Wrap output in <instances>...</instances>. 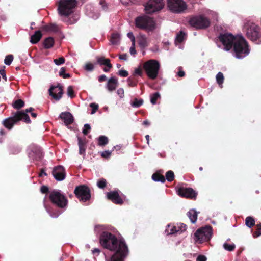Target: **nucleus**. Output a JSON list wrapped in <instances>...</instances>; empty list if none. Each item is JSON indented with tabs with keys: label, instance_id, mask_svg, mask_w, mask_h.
Returning <instances> with one entry per match:
<instances>
[{
	"label": "nucleus",
	"instance_id": "obj_37",
	"mask_svg": "<svg viewBox=\"0 0 261 261\" xmlns=\"http://www.w3.org/2000/svg\"><path fill=\"white\" fill-rule=\"evenodd\" d=\"M160 97V94L159 92H155L150 95V102L152 105H155L156 100Z\"/></svg>",
	"mask_w": 261,
	"mask_h": 261
},
{
	"label": "nucleus",
	"instance_id": "obj_52",
	"mask_svg": "<svg viewBox=\"0 0 261 261\" xmlns=\"http://www.w3.org/2000/svg\"><path fill=\"white\" fill-rule=\"evenodd\" d=\"M45 208L46 210V211L49 214L50 216L53 218H57L61 214L60 212H57L56 214H52L49 210L44 205Z\"/></svg>",
	"mask_w": 261,
	"mask_h": 261
},
{
	"label": "nucleus",
	"instance_id": "obj_39",
	"mask_svg": "<svg viewBox=\"0 0 261 261\" xmlns=\"http://www.w3.org/2000/svg\"><path fill=\"white\" fill-rule=\"evenodd\" d=\"M24 105V102L21 99H18L16 100L13 106L14 108L19 109L22 107H23Z\"/></svg>",
	"mask_w": 261,
	"mask_h": 261
},
{
	"label": "nucleus",
	"instance_id": "obj_6",
	"mask_svg": "<svg viewBox=\"0 0 261 261\" xmlns=\"http://www.w3.org/2000/svg\"><path fill=\"white\" fill-rule=\"evenodd\" d=\"M213 234L212 228L210 226H206L198 229L194 234V240L196 243H202L208 241Z\"/></svg>",
	"mask_w": 261,
	"mask_h": 261
},
{
	"label": "nucleus",
	"instance_id": "obj_19",
	"mask_svg": "<svg viewBox=\"0 0 261 261\" xmlns=\"http://www.w3.org/2000/svg\"><path fill=\"white\" fill-rule=\"evenodd\" d=\"M108 199L111 200L116 204H122L123 201L120 197L118 193L116 191H111L107 193Z\"/></svg>",
	"mask_w": 261,
	"mask_h": 261
},
{
	"label": "nucleus",
	"instance_id": "obj_12",
	"mask_svg": "<svg viewBox=\"0 0 261 261\" xmlns=\"http://www.w3.org/2000/svg\"><path fill=\"white\" fill-rule=\"evenodd\" d=\"M168 6L175 13H181L187 8V5L182 0H168Z\"/></svg>",
	"mask_w": 261,
	"mask_h": 261
},
{
	"label": "nucleus",
	"instance_id": "obj_47",
	"mask_svg": "<svg viewBox=\"0 0 261 261\" xmlns=\"http://www.w3.org/2000/svg\"><path fill=\"white\" fill-rule=\"evenodd\" d=\"M94 68V65L91 63H87L84 66V69L87 71H92Z\"/></svg>",
	"mask_w": 261,
	"mask_h": 261
},
{
	"label": "nucleus",
	"instance_id": "obj_46",
	"mask_svg": "<svg viewBox=\"0 0 261 261\" xmlns=\"http://www.w3.org/2000/svg\"><path fill=\"white\" fill-rule=\"evenodd\" d=\"M256 230L253 233L254 237H258L261 235V224L256 225Z\"/></svg>",
	"mask_w": 261,
	"mask_h": 261
},
{
	"label": "nucleus",
	"instance_id": "obj_20",
	"mask_svg": "<svg viewBox=\"0 0 261 261\" xmlns=\"http://www.w3.org/2000/svg\"><path fill=\"white\" fill-rule=\"evenodd\" d=\"M17 122L16 113L12 117L6 118L3 121V125L8 129H11Z\"/></svg>",
	"mask_w": 261,
	"mask_h": 261
},
{
	"label": "nucleus",
	"instance_id": "obj_22",
	"mask_svg": "<svg viewBox=\"0 0 261 261\" xmlns=\"http://www.w3.org/2000/svg\"><path fill=\"white\" fill-rule=\"evenodd\" d=\"M60 117L64 120L66 125L71 124L73 121V116L69 112H62L60 114Z\"/></svg>",
	"mask_w": 261,
	"mask_h": 261
},
{
	"label": "nucleus",
	"instance_id": "obj_62",
	"mask_svg": "<svg viewBox=\"0 0 261 261\" xmlns=\"http://www.w3.org/2000/svg\"><path fill=\"white\" fill-rule=\"evenodd\" d=\"M127 82H128V85L129 86H132V87H133V86H136V83L133 82L129 78L127 79Z\"/></svg>",
	"mask_w": 261,
	"mask_h": 261
},
{
	"label": "nucleus",
	"instance_id": "obj_49",
	"mask_svg": "<svg viewBox=\"0 0 261 261\" xmlns=\"http://www.w3.org/2000/svg\"><path fill=\"white\" fill-rule=\"evenodd\" d=\"M90 107L92 108L91 114H94L98 108V105L95 103H90Z\"/></svg>",
	"mask_w": 261,
	"mask_h": 261
},
{
	"label": "nucleus",
	"instance_id": "obj_34",
	"mask_svg": "<svg viewBox=\"0 0 261 261\" xmlns=\"http://www.w3.org/2000/svg\"><path fill=\"white\" fill-rule=\"evenodd\" d=\"M152 178L155 181H160L162 183L165 181V178L164 176L156 173L152 175Z\"/></svg>",
	"mask_w": 261,
	"mask_h": 261
},
{
	"label": "nucleus",
	"instance_id": "obj_28",
	"mask_svg": "<svg viewBox=\"0 0 261 261\" xmlns=\"http://www.w3.org/2000/svg\"><path fill=\"white\" fill-rule=\"evenodd\" d=\"M41 33L40 31H36L35 34L31 36L30 42L32 44H35L37 43L41 37Z\"/></svg>",
	"mask_w": 261,
	"mask_h": 261
},
{
	"label": "nucleus",
	"instance_id": "obj_64",
	"mask_svg": "<svg viewBox=\"0 0 261 261\" xmlns=\"http://www.w3.org/2000/svg\"><path fill=\"white\" fill-rule=\"evenodd\" d=\"M177 75L179 76V77H183L184 75H185V72L184 71L182 70H179L178 71V72L177 73Z\"/></svg>",
	"mask_w": 261,
	"mask_h": 261
},
{
	"label": "nucleus",
	"instance_id": "obj_48",
	"mask_svg": "<svg viewBox=\"0 0 261 261\" xmlns=\"http://www.w3.org/2000/svg\"><path fill=\"white\" fill-rule=\"evenodd\" d=\"M65 59L63 57H60L59 59L54 60V62L56 65H61L65 63Z\"/></svg>",
	"mask_w": 261,
	"mask_h": 261
},
{
	"label": "nucleus",
	"instance_id": "obj_45",
	"mask_svg": "<svg viewBox=\"0 0 261 261\" xmlns=\"http://www.w3.org/2000/svg\"><path fill=\"white\" fill-rule=\"evenodd\" d=\"M67 95L69 97L72 98L75 96L73 87L69 86L67 88Z\"/></svg>",
	"mask_w": 261,
	"mask_h": 261
},
{
	"label": "nucleus",
	"instance_id": "obj_56",
	"mask_svg": "<svg viewBox=\"0 0 261 261\" xmlns=\"http://www.w3.org/2000/svg\"><path fill=\"white\" fill-rule=\"evenodd\" d=\"M129 52H130V54L132 55H136V51L135 50V43H134V45H133V44L132 43V46L130 47V49H129Z\"/></svg>",
	"mask_w": 261,
	"mask_h": 261
},
{
	"label": "nucleus",
	"instance_id": "obj_23",
	"mask_svg": "<svg viewBox=\"0 0 261 261\" xmlns=\"http://www.w3.org/2000/svg\"><path fill=\"white\" fill-rule=\"evenodd\" d=\"M17 122L20 120H23L26 123H30L31 122L30 119L26 113L20 111L16 113Z\"/></svg>",
	"mask_w": 261,
	"mask_h": 261
},
{
	"label": "nucleus",
	"instance_id": "obj_30",
	"mask_svg": "<svg viewBox=\"0 0 261 261\" xmlns=\"http://www.w3.org/2000/svg\"><path fill=\"white\" fill-rule=\"evenodd\" d=\"M120 41V35L118 33H114L112 35L111 42L113 45H117Z\"/></svg>",
	"mask_w": 261,
	"mask_h": 261
},
{
	"label": "nucleus",
	"instance_id": "obj_43",
	"mask_svg": "<svg viewBox=\"0 0 261 261\" xmlns=\"http://www.w3.org/2000/svg\"><path fill=\"white\" fill-rule=\"evenodd\" d=\"M235 245L234 244H227L226 243H224L223 244V247L226 250H228L229 251H233L234 248H235Z\"/></svg>",
	"mask_w": 261,
	"mask_h": 261
},
{
	"label": "nucleus",
	"instance_id": "obj_24",
	"mask_svg": "<svg viewBox=\"0 0 261 261\" xmlns=\"http://www.w3.org/2000/svg\"><path fill=\"white\" fill-rule=\"evenodd\" d=\"M97 62L100 65H106L109 68L112 67V65L110 63V60L108 59H106L104 57H96Z\"/></svg>",
	"mask_w": 261,
	"mask_h": 261
},
{
	"label": "nucleus",
	"instance_id": "obj_41",
	"mask_svg": "<svg viewBox=\"0 0 261 261\" xmlns=\"http://www.w3.org/2000/svg\"><path fill=\"white\" fill-rule=\"evenodd\" d=\"M66 69L65 67H62L60 69L59 74L60 76H62L64 79L69 78L70 75L69 73H65Z\"/></svg>",
	"mask_w": 261,
	"mask_h": 261
},
{
	"label": "nucleus",
	"instance_id": "obj_35",
	"mask_svg": "<svg viewBox=\"0 0 261 261\" xmlns=\"http://www.w3.org/2000/svg\"><path fill=\"white\" fill-rule=\"evenodd\" d=\"M143 103V100L142 99H138L135 98L133 101L130 102L132 107L134 108H139Z\"/></svg>",
	"mask_w": 261,
	"mask_h": 261
},
{
	"label": "nucleus",
	"instance_id": "obj_51",
	"mask_svg": "<svg viewBox=\"0 0 261 261\" xmlns=\"http://www.w3.org/2000/svg\"><path fill=\"white\" fill-rule=\"evenodd\" d=\"M112 151L105 150L101 153V156L105 158H108L110 156Z\"/></svg>",
	"mask_w": 261,
	"mask_h": 261
},
{
	"label": "nucleus",
	"instance_id": "obj_25",
	"mask_svg": "<svg viewBox=\"0 0 261 261\" xmlns=\"http://www.w3.org/2000/svg\"><path fill=\"white\" fill-rule=\"evenodd\" d=\"M187 216L192 223H194L196 222L197 219V213L195 210H190L187 213Z\"/></svg>",
	"mask_w": 261,
	"mask_h": 261
},
{
	"label": "nucleus",
	"instance_id": "obj_33",
	"mask_svg": "<svg viewBox=\"0 0 261 261\" xmlns=\"http://www.w3.org/2000/svg\"><path fill=\"white\" fill-rule=\"evenodd\" d=\"M216 81L217 83L219 84L221 88L222 87V84L224 82V75L223 73L221 72H219L217 73L216 76Z\"/></svg>",
	"mask_w": 261,
	"mask_h": 261
},
{
	"label": "nucleus",
	"instance_id": "obj_42",
	"mask_svg": "<svg viewBox=\"0 0 261 261\" xmlns=\"http://www.w3.org/2000/svg\"><path fill=\"white\" fill-rule=\"evenodd\" d=\"M13 60V56L12 55L6 56L4 60V63L7 65H10Z\"/></svg>",
	"mask_w": 261,
	"mask_h": 261
},
{
	"label": "nucleus",
	"instance_id": "obj_9",
	"mask_svg": "<svg viewBox=\"0 0 261 261\" xmlns=\"http://www.w3.org/2000/svg\"><path fill=\"white\" fill-rule=\"evenodd\" d=\"M237 36H233L230 33H225L221 34L219 37V41L222 43L226 51H229L236 42Z\"/></svg>",
	"mask_w": 261,
	"mask_h": 261
},
{
	"label": "nucleus",
	"instance_id": "obj_50",
	"mask_svg": "<svg viewBox=\"0 0 261 261\" xmlns=\"http://www.w3.org/2000/svg\"><path fill=\"white\" fill-rule=\"evenodd\" d=\"M91 129V127L89 124H85L83 129L82 132L84 135H87L89 131Z\"/></svg>",
	"mask_w": 261,
	"mask_h": 261
},
{
	"label": "nucleus",
	"instance_id": "obj_61",
	"mask_svg": "<svg viewBox=\"0 0 261 261\" xmlns=\"http://www.w3.org/2000/svg\"><path fill=\"white\" fill-rule=\"evenodd\" d=\"M107 77L104 74L101 75L98 77V81L99 82H102L103 81H105L106 80Z\"/></svg>",
	"mask_w": 261,
	"mask_h": 261
},
{
	"label": "nucleus",
	"instance_id": "obj_8",
	"mask_svg": "<svg viewBox=\"0 0 261 261\" xmlns=\"http://www.w3.org/2000/svg\"><path fill=\"white\" fill-rule=\"evenodd\" d=\"M143 68L147 76L151 79L157 77L160 68V63L155 60H150L144 63Z\"/></svg>",
	"mask_w": 261,
	"mask_h": 261
},
{
	"label": "nucleus",
	"instance_id": "obj_44",
	"mask_svg": "<svg viewBox=\"0 0 261 261\" xmlns=\"http://www.w3.org/2000/svg\"><path fill=\"white\" fill-rule=\"evenodd\" d=\"M106 180L103 178H101L97 181V186L98 187V188L103 189L106 187Z\"/></svg>",
	"mask_w": 261,
	"mask_h": 261
},
{
	"label": "nucleus",
	"instance_id": "obj_11",
	"mask_svg": "<svg viewBox=\"0 0 261 261\" xmlns=\"http://www.w3.org/2000/svg\"><path fill=\"white\" fill-rule=\"evenodd\" d=\"M164 6L163 0H149L145 5L146 13L151 14L161 10Z\"/></svg>",
	"mask_w": 261,
	"mask_h": 261
},
{
	"label": "nucleus",
	"instance_id": "obj_60",
	"mask_svg": "<svg viewBox=\"0 0 261 261\" xmlns=\"http://www.w3.org/2000/svg\"><path fill=\"white\" fill-rule=\"evenodd\" d=\"M134 75H141L142 74V71L140 68H137L135 70Z\"/></svg>",
	"mask_w": 261,
	"mask_h": 261
},
{
	"label": "nucleus",
	"instance_id": "obj_10",
	"mask_svg": "<svg viewBox=\"0 0 261 261\" xmlns=\"http://www.w3.org/2000/svg\"><path fill=\"white\" fill-rule=\"evenodd\" d=\"M189 23L197 29H204L210 25V21L206 17L199 15L192 17L189 20Z\"/></svg>",
	"mask_w": 261,
	"mask_h": 261
},
{
	"label": "nucleus",
	"instance_id": "obj_17",
	"mask_svg": "<svg viewBox=\"0 0 261 261\" xmlns=\"http://www.w3.org/2000/svg\"><path fill=\"white\" fill-rule=\"evenodd\" d=\"M52 174L54 178L58 181H62L65 178V170L62 166L59 165L54 167Z\"/></svg>",
	"mask_w": 261,
	"mask_h": 261
},
{
	"label": "nucleus",
	"instance_id": "obj_55",
	"mask_svg": "<svg viewBox=\"0 0 261 261\" xmlns=\"http://www.w3.org/2000/svg\"><path fill=\"white\" fill-rule=\"evenodd\" d=\"M118 74L122 77H126L128 75V73L127 71L124 70H120L118 72Z\"/></svg>",
	"mask_w": 261,
	"mask_h": 261
},
{
	"label": "nucleus",
	"instance_id": "obj_13",
	"mask_svg": "<svg viewBox=\"0 0 261 261\" xmlns=\"http://www.w3.org/2000/svg\"><path fill=\"white\" fill-rule=\"evenodd\" d=\"M74 193L77 198L82 201H86L91 197L90 190L85 185L77 187L74 190Z\"/></svg>",
	"mask_w": 261,
	"mask_h": 261
},
{
	"label": "nucleus",
	"instance_id": "obj_31",
	"mask_svg": "<svg viewBox=\"0 0 261 261\" xmlns=\"http://www.w3.org/2000/svg\"><path fill=\"white\" fill-rule=\"evenodd\" d=\"M54 44V40L52 37L46 38L44 42V46L45 48L51 47Z\"/></svg>",
	"mask_w": 261,
	"mask_h": 261
},
{
	"label": "nucleus",
	"instance_id": "obj_21",
	"mask_svg": "<svg viewBox=\"0 0 261 261\" xmlns=\"http://www.w3.org/2000/svg\"><path fill=\"white\" fill-rule=\"evenodd\" d=\"M118 85V79L115 77H112L109 79L106 85V88L109 91L112 92L116 89Z\"/></svg>",
	"mask_w": 261,
	"mask_h": 261
},
{
	"label": "nucleus",
	"instance_id": "obj_40",
	"mask_svg": "<svg viewBox=\"0 0 261 261\" xmlns=\"http://www.w3.org/2000/svg\"><path fill=\"white\" fill-rule=\"evenodd\" d=\"M166 177L168 181H172L174 178V174L172 171L169 170L166 174Z\"/></svg>",
	"mask_w": 261,
	"mask_h": 261
},
{
	"label": "nucleus",
	"instance_id": "obj_5",
	"mask_svg": "<svg viewBox=\"0 0 261 261\" xmlns=\"http://www.w3.org/2000/svg\"><path fill=\"white\" fill-rule=\"evenodd\" d=\"M135 25L148 32L152 31L156 28V24L153 18L146 15L137 17L135 19Z\"/></svg>",
	"mask_w": 261,
	"mask_h": 261
},
{
	"label": "nucleus",
	"instance_id": "obj_26",
	"mask_svg": "<svg viewBox=\"0 0 261 261\" xmlns=\"http://www.w3.org/2000/svg\"><path fill=\"white\" fill-rule=\"evenodd\" d=\"M78 145L79 148V154L85 156L86 151V144L85 142L80 138H78Z\"/></svg>",
	"mask_w": 261,
	"mask_h": 261
},
{
	"label": "nucleus",
	"instance_id": "obj_32",
	"mask_svg": "<svg viewBox=\"0 0 261 261\" xmlns=\"http://www.w3.org/2000/svg\"><path fill=\"white\" fill-rule=\"evenodd\" d=\"M98 144L99 146H105L108 143V138L105 136H100L98 138Z\"/></svg>",
	"mask_w": 261,
	"mask_h": 261
},
{
	"label": "nucleus",
	"instance_id": "obj_59",
	"mask_svg": "<svg viewBox=\"0 0 261 261\" xmlns=\"http://www.w3.org/2000/svg\"><path fill=\"white\" fill-rule=\"evenodd\" d=\"M48 190V188L47 187L43 186L41 187V192L42 193H46Z\"/></svg>",
	"mask_w": 261,
	"mask_h": 261
},
{
	"label": "nucleus",
	"instance_id": "obj_63",
	"mask_svg": "<svg viewBox=\"0 0 261 261\" xmlns=\"http://www.w3.org/2000/svg\"><path fill=\"white\" fill-rule=\"evenodd\" d=\"M119 59L121 60L126 61L127 60V55L126 54H122L119 56Z\"/></svg>",
	"mask_w": 261,
	"mask_h": 261
},
{
	"label": "nucleus",
	"instance_id": "obj_27",
	"mask_svg": "<svg viewBox=\"0 0 261 261\" xmlns=\"http://www.w3.org/2000/svg\"><path fill=\"white\" fill-rule=\"evenodd\" d=\"M138 44L142 48H144L147 46V39L145 35H140L138 39Z\"/></svg>",
	"mask_w": 261,
	"mask_h": 261
},
{
	"label": "nucleus",
	"instance_id": "obj_18",
	"mask_svg": "<svg viewBox=\"0 0 261 261\" xmlns=\"http://www.w3.org/2000/svg\"><path fill=\"white\" fill-rule=\"evenodd\" d=\"M49 95L56 100L61 99L63 93V87L61 86L51 87L49 90Z\"/></svg>",
	"mask_w": 261,
	"mask_h": 261
},
{
	"label": "nucleus",
	"instance_id": "obj_2",
	"mask_svg": "<svg viewBox=\"0 0 261 261\" xmlns=\"http://www.w3.org/2000/svg\"><path fill=\"white\" fill-rule=\"evenodd\" d=\"M57 5L58 13L62 21L68 24L77 21L79 17L74 15L77 5L76 0H59Z\"/></svg>",
	"mask_w": 261,
	"mask_h": 261
},
{
	"label": "nucleus",
	"instance_id": "obj_14",
	"mask_svg": "<svg viewBox=\"0 0 261 261\" xmlns=\"http://www.w3.org/2000/svg\"><path fill=\"white\" fill-rule=\"evenodd\" d=\"M187 229L186 225L183 223H178L176 225L168 224L166 229L167 234H173L180 233L185 231Z\"/></svg>",
	"mask_w": 261,
	"mask_h": 261
},
{
	"label": "nucleus",
	"instance_id": "obj_57",
	"mask_svg": "<svg viewBox=\"0 0 261 261\" xmlns=\"http://www.w3.org/2000/svg\"><path fill=\"white\" fill-rule=\"evenodd\" d=\"M206 259L207 258L205 256L200 255L198 256L196 260L197 261H206Z\"/></svg>",
	"mask_w": 261,
	"mask_h": 261
},
{
	"label": "nucleus",
	"instance_id": "obj_38",
	"mask_svg": "<svg viewBox=\"0 0 261 261\" xmlns=\"http://www.w3.org/2000/svg\"><path fill=\"white\" fill-rule=\"evenodd\" d=\"M44 29L47 31L57 32L58 30V27L55 24H50L44 27Z\"/></svg>",
	"mask_w": 261,
	"mask_h": 261
},
{
	"label": "nucleus",
	"instance_id": "obj_54",
	"mask_svg": "<svg viewBox=\"0 0 261 261\" xmlns=\"http://www.w3.org/2000/svg\"><path fill=\"white\" fill-rule=\"evenodd\" d=\"M127 37L131 40L132 43L134 45L135 43V38L132 32H129L127 34Z\"/></svg>",
	"mask_w": 261,
	"mask_h": 261
},
{
	"label": "nucleus",
	"instance_id": "obj_7",
	"mask_svg": "<svg viewBox=\"0 0 261 261\" xmlns=\"http://www.w3.org/2000/svg\"><path fill=\"white\" fill-rule=\"evenodd\" d=\"M49 198L51 202L62 208L66 207L68 200L60 190H53L49 192Z\"/></svg>",
	"mask_w": 261,
	"mask_h": 261
},
{
	"label": "nucleus",
	"instance_id": "obj_3",
	"mask_svg": "<svg viewBox=\"0 0 261 261\" xmlns=\"http://www.w3.org/2000/svg\"><path fill=\"white\" fill-rule=\"evenodd\" d=\"M233 45V55L237 59H243L248 56L250 49L246 40L241 35H237Z\"/></svg>",
	"mask_w": 261,
	"mask_h": 261
},
{
	"label": "nucleus",
	"instance_id": "obj_36",
	"mask_svg": "<svg viewBox=\"0 0 261 261\" xmlns=\"http://www.w3.org/2000/svg\"><path fill=\"white\" fill-rule=\"evenodd\" d=\"M246 225L249 228H251L255 224L254 219L251 217H247L245 220Z\"/></svg>",
	"mask_w": 261,
	"mask_h": 261
},
{
	"label": "nucleus",
	"instance_id": "obj_1",
	"mask_svg": "<svg viewBox=\"0 0 261 261\" xmlns=\"http://www.w3.org/2000/svg\"><path fill=\"white\" fill-rule=\"evenodd\" d=\"M100 242L104 248L114 252L110 261H124L129 254V249L125 240L123 239H118L110 232H103Z\"/></svg>",
	"mask_w": 261,
	"mask_h": 261
},
{
	"label": "nucleus",
	"instance_id": "obj_4",
	"mask_svg": "<svg viewBox=\"0 0 261 261\" xmlns=\"http://www.w3.org/2000/svg\"><path fill=\"white\" fill-rule=\"evenodd\" d=\"M246 36L248 39L256 44L261 43V30L254 23L248 21L244 25Z\"/></svg>",
	"mask_w": 261,
	"mask_h": 261
},
{
	"label": "nucleus",
	"instance_id": "obj_58",
	"mask_svg": "<svg viewBox=\"0 0 261 261\" xmlns=\"http://www.w3.org/2000/svg\"><path fill=\"white\" fill-rule=\"evenodd\" d=\"M0 74L2 76L3 78L5 79V81L7 80L6 74L5 70L3 69L0 70Z\"/></svg>",
	"mask_w": 261,
	"mask_h": 261
},
{
	"label": "nucleus",
	"instance_id": "obj_53",
	"mask_svg": "<svg viewBox=\"0 0 261 261\" xmlns=\"http://www.w3.org/2000/svg\"><path fill=\"white\" fill-rule=\"evenodd\" d=\"M117 93L120 98H123L124 97V92L123 88H119L117 91Z\"/></svg>",
	"mask_w": 261,
	"mask_h": 261
},
{
	"label": "nucleus",
	"instance_id": "obj_15",
	"mask_svg": "<svg viewBox=\"0 0 261 261\" xmlns=\"http://www.w3.org/2000/svg\"><path fill=\"white\" fill-rule=\"evenodd\" d=\"M28 154L30 159L32 160H39L43 156L41 148L34 145L30 146Z\"/></svg>",
	"mask_w": 261,
	"mask_h": 261
},
{
	"label": "nucleus",
	"instance_id": "obj_16",
	"mask_svg": "<svg viewBox=\"0 0 261 261\" xmlns=\"http://www.w3.org/2000/svg\"><path fill=\"white\" fill-rule=\"evenodd\" d=\"M177 193L181 197L193 198L196 196L197 193L191 188L179 187L177 189Z\"/></svg>",
	"mask_w": 261,
	"mask_h": 261
},
{
	"label": "nucleus",
	"instance_id": "obj_29",
	"mask_svg": "<svg viewBox=\"0 0 261 261\" xmlns=\"http://www.w3.org/2000/svg\"><path fill=\"white\" fill-rule=\"evenodd\" d=\"M186 38V34L183 31H180V32L177 34L175 38V42L177 45L178 43H181Z\"/></svg>",
	"mask_w": 261,
	"mask_h": 261
}]
</instances>
